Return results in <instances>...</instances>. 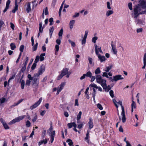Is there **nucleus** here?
I'll use <instances>...</instances> for the list:
<instances>
[{
	"mask_svg": "<svg viewBox=\"0 0 146 146\" xmlns=\"http://www.w3.org/2000/svg\"><path fill=\"white\" fill-rule=\"evenodd\" d=\"M96 80L97 82L101 85L103 89L105 90L106 92H108L111 89V87L110 85L107 86L106 80L102 79L100 75H98L96 76Z\"/></svg>",
	"mask_w": 146,
	"mask_h": 146,
	"instance_id": "f257e3e1",
	"label": "nucleus"
},
{
	"mask_svg": "<svg viewBox=\"0 0 146 146\" xmlns=\"http://www.w3.org/2000/svg\"><path fill=\"white\" fill-rule=\"evenodd\" d=\"M142 8L138 4L134 6L133 8V15L132 17L135 19H136L141 14V11Z\"/></svg>",
	"mask_w": 146,
	"mask_h": 146,
	"instance_id": "f03ea898",
	"label": "nucleus"
},
{
	"mask_svg": "<svg viewBox=\"0 0 146 146\" xmlns=\"http://www.w3.org/2000/svg\"><path fill=\"white\" fill-rule=\"evenodd\" d=\"M39 77V76H38L35 74L33 76V79L32 80L31 85L32 86L36 89H37L38 87L39 84L38 79Z\"/></svg>",
	"mask_w": 146,
	"mask_h": 146,
	"instance_id": "7ed1b4c3",
	"label": "nucleus"
},
{
	"mask_svg": "<svg viewBox=\"0 0 146 146\" xmlns=\"http://www.w3.org/2000/svg\"><path fill=\"white\" fill-rule=\"evenodd\" d=\"M120 105L122 108V111L121 113V115L122 116V121L123 123H124L126 121V118L125 115V111L123 106L122 105V102L121 101H119L117 102Z\"/></svg>",
	"mask_w": 146,
	"mask_h": 146,
	"instance_id": "20e7f679",
	"label": "nucleus"
},
{
	"mask_svg": "<svg viewBox=\"0 0 146 146\" xmlns=\"http://www.w3.org/2000/svg\"><path fill=\"white\" fill-rule=\"evenodd\" d=\"M25 116H26L25 115H23L16 117L10 121L9 124V125H12L15 123L16 122H19L23 119Z\"/></svg>",
	"mask_w": 146,
	"mask_h": 146,
	"instance_id": "39448f33",
	"label": "nucleus"
},
{
	"mask_svg": "<svg viewBox=\"0 0 146 146\" xmlns=\"http://www.w3.org/2000/svg\"><path fill=\"white\" fill-rule=\"evenodd\" d=\"M45 71V67L42 64L38 68V73L35 74L36 75L38 76H39L40 75L42 74Z\"/></svg>",
	"mask_w": 146,
	"mask_h": 146,
	"instance_id": "423d86ee",
	"label": "nucleus"
},
{
	"mask_svg": "<svg viewBox=\"0 0 146 146\" xmlns=\"http://www.w3.org/2000/svg\"><path fill=\"white\" fill-rule=\"evenodd\" d=\"M42 98L41 97L40 98L39 100L36 103H35L34 105H33L31 106L30 107V109L31 110H33V109L35 108H36L37 107H38L40 104L41 103L42 100Z\"/></svg>",
	"mask_w": 146,
	"mask_h": 146,
	"instance_id": "0eeeda50",
	"label": "nucleus"
},
{
	"mask_svg": "<svg viewBox=\"0 0 146 146\" xmlns=\"http://www.w3.org/2000/svg\"><path fill=\"white\" fill-rule=\"evenodd\" d=\"M139 4L142 9H146V0H140Z\"/></svg>",
	"mask_w": 146,
	"mask_h": 146,
	"instance_id": "6e6552de",
	"label": "nucleus"
},
{
	"mask_svg": "<svg viewBox=\"0 0 146 146\" xmlns=\"http://www.w3.org/2000/svg\"><path fill=\"white\" fill-rule=\"evenodd\" d=\"M0 121L3 124L4 127L5 129H9V127L8 126V125L6 123L5 121L2 118L0 119Z\"/></svg>",
	"mask_w": 146,
	"mask_h": 146,
	"instance_id": "1a4fd4ad",
	"label": "nucleus"
},
{
	"mask_svg": "<svg viewBox=\"0 0 146 146\" xmlns=\"http://www.w3.org/2000/svg\"><path fill=\"white\" fill-rule=\"evenodd\" d=\"M123 79V78L121 77V75H118L114 76V81L115 82L117 81V80H122Z\"/></svg>",
	"mask_w": 146,
	"mask_h": 146,
	"instance_id": "9d476101",
	"label": "nucleus"
},
{
	"mask_svg": "<svg viewBox=\"0 0 146 146\" xmlns=\"http://www.w3.org/2000/svg\"><path fill=\"white\" fill-rule=\"evenodd\" d=\"M89 121L88 122V124L89 125V129H90L93 128L94 125L93 122L92 121V119L91 117H90L89 118Z\"/></svg>",
	"mask_w": 146,
	"mask_h": 146,
	"instance_id": "9b49d317",
	"label": "nucleus"
},
{
	"mask_svg": "<svg viewBox=\"0 0 146 146\" xmlns=\"http://www.w3.org/2000/svg\"><path fill=\"white\" fill-rule=\"evenodd\" d=\"M98 60H100L101 62L105 61L106 60L104 56H102L101 55H98Z\"/></svg>",
	"mask_w": 146,
	"mask_h": 146,
	"instance_id": "f8f14e48",
	"label": "nucleus"
},
{
	"mask_svg": "<svg viewBox=\"0 0 146 146\" xmlns=\"http://www.w3.org/2000/svg\"><path fill=\"white\" fill-rule=\"evenodd\" d=\"M69 69L67 68H64L61 71V74L63 75V76H65L67 74L68 72Z\"/></svg>",
	"mask_w": 146,
	"mask_h": 146,
	"instance_id": "ddd939ff",
	"label": "nucleus"
},
{
	"mask_svg": "<svg viewBox=\"0 0 146 146\" xmlns=\"http://www.w3.org/2000/svg\"><path fill=\"white\" fill-rule=\"evenodd\" d=\"M55 135V131H54L51 132L50 135V141L52 143L53 141Z\"/></svg>",
	"mask_w": 146,
	"mask_h": 146,
	"instance_id": "4468645a",
	"label": "nucleus"
},
{
	"mask_svg": "<svg viewBox=\"0 0 146 146\" xmlns=\"http://www.w3.org/2000/svg\"><path fill=\"white\" fill-rule=\"evenodd\" d=\"M55 135V131H54L51 132L50 135V141L52 143L53 141Z\"/></svg>",
	"mask_w": 146,
	"mask_h": 146,
	"instance_id": "2eb2a0df",
	"label": "nucleus"
},
{
	"mask_svg": "<svg viewBox=\"0 0 146 146\" xmlns=\"http://www.w3.org/2000/svg\"><path fill=\"white\" fill-rule=\"evenodd\" d=\"M20 83L21 84V88L22 89H23L24 88L25 85V81L24 80L20 79Z\"/></svg>",
	"mask_w": 146,
	"mask_h": 146,
	"instance_id": "dca6fc26",
	"label": "nucleus"
},
{
	"mask_svg": "<svg viewBox=\"0 0 146 146\" xmlns=\"http://www.w3.org/2000/svg\"><path fill=\"white\" fill-rule=\"evenodd\" d=\"M54 30V28L53 26L50 27L49 29V34L50 35V38H51L52 35Z\"/></svg>",
	"mask_w": 146,
	"mask_h": 146,
	"instance_id": "f3484780",
	"label": "nucleus"
},
{
	"mask_svg": "<svg viewBox=\"0 0 146 146\" xmlns=\"http://www.w3.org/2000/svg\"><path fill=\"white\" fill-rule=\"evenodd\" d=\"M26 10L27 13H29L31 11V4L30 2L28 3Z\"/></svg>",
	"mask_w": 146,
	"mask_h": 146,
	"instance_id": "a211bd4d",
	"label": "nucleus"
},
{
	"mask_svg": "<svg viewBox=\"0 0 146 146\" xmlns=\"http://www.w3.org/2000/svg\"><path fill=\"white\" fill-rule=\"evenodd\" d=\"M76 124L74 122L70 123L67 124V126L69 128H71L72 127H74V125Z\"/></svg>",
	"mask_w": 146,
	"mask_h": 146,
	"instance_id": "6ab92c4d",
	"label": "nucleus"
},
{
	"mask_svg": "<svg viewBox=\"0 0 146 146\" xmlns=\"http://www.w3.org/2000/svg\"><path fill=\"white\" fill-rule=\"evenodd\" d=\"M75 21L74 20L71 21L69 23L70 27V29H72L73 27V25L74 24Z\"/></svg>",
	"mask_w": 146,
	"mask_h": 146,
	"instance_id": "aec40b11",
	"label": "nucleus"
},
{
	"mask_svg": "<svg viewBox=\"0 0 146 146\" xmlns=\"http://www.w3.org/2000/svg\"><path fill=\"white\" fill-rule=\"evenodd\" d=\"M45 54H46L45 53H42L40 54V56L39 57L40 61H42L44 60V56L45 55Z\"/></svg>",
	"mask_w": 146,
	"mask_h": 146,
	"instance_id": "412c9836",
	"label": "nucleus"
},
{
	"mask_svg": "<svg viewBox=\"0 0 146 146\" xmlns=\"http://www.w3.org/2000/svg\"><path fill=\"white\" fill-rule=\"evenodd\" d=\"M112 67L113 66L112 65H110L109 66H107L105 70V71L106 72H109L110 70L111 69Z\"/></svg>",
	"mask_w": 146,
	"mask_h": 146,
	"instance_id": "4be33fe9",
	"label": "nucleus"
},
{
	"mask_svg": "<svg viewBox=\"0 0 146 146\" xmlns=\"http://www.w3.org/2000/svg\"><path fill=\"white\" fill-rule=\"evenodd\" d=\"M39 31L40 33H42L43 32V27H42V23L41 22H40L39 23Z\"/></svg>",
	"mask_w": 146,
	"mask_h": 146,
	"instance_id": "5701e85b",
	"label": "nucleus"
},
{
	"mask_svg": "<svg viewBox=\"0 0 146 146\" xmlns=\"http://www.w3.org/2000/svg\"><path fill=\"white\" fill-rule=\"evenodd\" d=\"M113 12L112 10H108L107 11L106 13V15L107 17H108L110 15L113 14Z\"/></svg>",
	"mask_w": 146,
	"mask_h": 146,
	"instance_id": "b1692460",
	"label": "nucleus"
},
{
	"mask_svg": "<svg viewBox=\"0 0 146 146\" xmlns=\"http://www.w3.org/2000/svg\"><path fill=\"white\" fill-rule=\"evenodd\" d=\"M64 83H62L61 84H60L58 87V89L60 91H61L63 89L64 87Z\"/></svg>",
	"mask_w": 146,
	"mask_h": 146,
	"instance_id": "393cba45",
	"label": "nucleus"
},
{
	"mask_svg": "<svg viewBox=\"0 0 146 146\" xmlns=\"http://www.w3.org/2000/svg\"><path fill=\"white\" fill-rule=\"evenodd\" d=\"M82 114V112L81 111H80L78 115L77 116V117H76V119L77 121V123H78V120H80V119L81 118V115Z\"/></svg>",
	"mask_w": 146,
	"mask_h": 146,
	"instance_id": "a878e982",
	"label": "nucleus"
},
{
	"mask_svg": "<svg viewBox=\"0 0 146 146\" xmlns=\"http://www.w3.org/2000/svg\"><path fill=\"white\" fill-rule=\"evenodd\" d=\"M10 46L12 50H13L16 48V46L15 44L13 43H11L10 44Z\"/></svg>",
	"mask_w": 146,
	"mask_h": 146,
	"instance_id": "bb28decb",
	"label": "nucleus"
},
{
	"mask_svg": "<svg viewBox=\"0 0 146 146\" xmlns=\"http://www.w3.org/2000/svg\"><path fill=\"white\" fill-rule=\"evenodd\" d=\"M66 142L68 143V145L70 146H71V145H72L73 144V143L72 142V141L70 139H68L67 140Z\"/></svg>",
	"mask_w": 146,
	"mask_h": 146,
	"instance_id": "cd10ccee",
	"label": "nucleus"
},
{
	"mask_svg": "<svg viewBox=\"0 0 146 146\" xmlns=\"http://www.w3.org/2000/svg\"><path fill=\"white\" fill-rule=\"evenodd\" d=\"M36 0H34L32 1V3L33 4L32 8L33 9L34 7H36L37 5V3H36Z\"/></svg>",
	"mask_w": 146,
	"mask_h": 146,
	"instance_id": "c85d7f7f",
	"label": "nucleus"
},
{
	"mask_svg": "<svg viewBox=\"0 0 146 146\" xmlns=\"http://www.w3.org/2000/svg\"><path fill=\"white\" fill-rule=\"evenodd\" d=\"M86 75L87 77L91 78L92 77V74L91 72L89 71L87 72L86 74Z\"/></svg>",
	"mask_w": 146,
	"mask_h": 146,
	"instance_id": "c756f323",
	"label": "nucleus"
},
{
	"mask_svg": "<svg viewBox=\"0 0 146 146\" xmlns=\"http://www.w3.org/2000/svg\"><path fill=\"white\" fill-rule=\"evenodd\" d=\"M63 29L62 28L58 33V36H59V38H61L60 37L62 36V35L63 34Z\"/></svg>",
	"mask_w": 146,
	"mask_h": 146,
	"instance_id": "7c9ffc66",
	"label": "nucleus"
},
{
	"mask_svg": "<svg viewBox=\"0 0 146 146\" xmlns=\"http://www.w3.org/2000/svg\"><path fill=\"white\" fill-rule=\"evenodd\" d=\"M33 51H34L36 50L37 48L38 43L36 42L35 45H33Z\"/></svg>",
	"mask_w": 146,
	"mask_h": 146,
	"instance_id": "2f4dec72",
	"label": "nucleus"
},
{
	"mask_svg": "<svg viewBox=\"0 0 146 146\" xmlns=\"http://www.w3.org/2000/svg\"><path fill=\"white\" fill-rule=\"evenodd\" d=\"M101 72L100 68L98 67L95 70V73L96 74H98L100 73Z\"/></svg>",
	"mask_w": 146,
	"mask_h": 146,
	"instance_id": "473e14b6",
	"label": "nucleus"
},
{
	"mask_svg": "<svg viewBox=\"0 0 146 146\" xmlns=\"http://www.w3.org/2000/svg\"><path fill=\"white\" fill-rule=\"evenodd\" d=\"M97 47L98 46L96 44L95 45V52L96 54L97 55H98H98H100V54H99V51L98 50V48H97Z\"/></svg>",
	"mask_w": 146,
	"mask_h": 146,
	"instance_id": "72a5a7b5",
	"label": "nucleus"
},
{
	"mask_svg": "<svg viewBox=\"0 0 146 146\" xmlns=\"http://www.w3.org/2000/svg\"><path fill=\"white\" fill-rule=\"evenodd\" d=\"M132 104H131V108H136V104L135 102L132 100Z\"/></svg>",
	"mask_w": 146,
	"mask_h": 146,
	"instance_id": "f704fd0d",
	"label": "nucleus"
},
{
	"mask_svg": "<svg viewBox=\"0 0 146 146\" xmlns=\"http://www.w3.org/2000/svg\"><path fill=\"white\" fill-rule=\"evenodd\" d=\"M26 125L27 127H28L31 126V123L29 120H27V121Z\"/></svg>",
	"mask_w": 146,
	"mask_h": 146,
	"instance_id": "c9c22d12",
	"label": "nucleus"
},
{
	"mask_svg": "<svg viewBox=\"0 0 146 146\" xmlns=\"http://www.w3.org/2000/svg\"><path fill=\"white\" fill-rule=\"evenodd\" d=\"M68 41L69 43L71 44L72 46L73 47H74L75 46V44L74 42L71 41V40L70 39H69Z\"/></svg>",
	"mask_w": 146,
	"mask_h": 146,
	"instance_id": "e433bc0d",
	"label": "nucleus"
},
{
	"mask_svg": "<svg viewBox=\"0 0 146 146\" xmlns=\"http://www.w3.org/2000/svg\"><path fill=\"white\" fill-rule=\"evenodd\" d=\"M132 4L130 2L128 4V7H129V9L130 10H132L133 9L132 8Z\"/></svg>",
	"mask_w": 146,
	"mask_h": 146,
	"instance_id": "4c0bfd02",
	"label": "nucleus"
},
{
	"mask_svg": "<svg viewBox=\"0 0 146 146\" xmlns=\"http://www.w3.org/2000/svg\"><path fill=\"white\" fill-rule=\"evenodd\" d=\"M40 58L39 56H36L35 59L34 61V62L36 64L39 61Z\"/></svg>",
	"mask_w": 146,
	"mask_h": 146,
	"instance_id": "58836bf2",
	"label": "nucleus"
},
{
	"mask_svg": "<svg viewBox=\"0 0 146 146\" xmlns=\"http://www.w3.org/2000/svg\"><path fill=\"white\" fill-rule=\"evenodd\" d=\"M97 106L100 110H102L103 109V108L101 105L100 104H98L97 105Z\"/></svg>",
	"mask_w": 146,
	"mask_h": 146,
	"instance_id": "ea45409f",
	"label": "nucleus"
},
{
	"mask_svg": "<svg viewBox=\"0 0 146 146\" xmlns=\"http://www.w3.org/2000/svg\"><path fill=\"white\" fill-rule=\"evenodd\" d=\"M46 130H43L42 132V137L44 138L45 137L46 135Z\"/></svg>",
	"mask_w": 146,
	"mask_h": 146,
	"instance_id": "a19ab883",
	"label": "nucleus"
},
{
	"mask_svg": "<svg viewBox=\"0 0 146 146\" xmlns=\"http://www.w3.org/2000/svg\"><path fill=\"white\" fill-rule=\"evenodd\" d=\"M15 73H14V74L12 75V76L10 77L9 78V80H8V82H9L10 80L14 79L15 76Z\"/></svg>",
	"mask_w": 146,
	"mask_h": 146,
	"instance_id": "79ce46f5",
	"label": "nucleus"
},
{
	"mask_svg": "<svg viewBox=\"0 0 146 146\" xmlns=\"http://www.w3.org/2000/svg\"><path fill=\"white\" fill-rule=\"evenodd\" d=\"M26 66L24 65L21 70V72H23L25 71L26 69Z\"/></svg>",
	"mask_w": 146,
	"mask_h": 146,
	"instance_id": "37998d69",
	"label": "nucleus"
},
{
	"mask_svg": "<svg viewBox=\"0 0 146 146\" xmlns=\"http://www.w3.org/2000/svg\"><path fill=\"white\" fill-rule=\"evenodd\" d=\"M98 37L97 36H94L93 37L92 39V42L94 43L96 42V41L97 40Z\"/></svg>",
	"mask_w": 146,
	"mask_h": 146,
	"instance_id": "c03bdc74",
	"label": "nucleus"
},
{
	"mask_svg": "<svg viewBox=\"0 0 146 146\" xmlns=\"http://www.w3.org/2000/svg\"><path fill=\"white\" fill-rule=\"evenodd\" d=\"M110 96L112 98H113L114 97L113 91V90H111L109 92Z\"/></svg>",
	"mask_w": 146,
	"mask_h": 146,
	"instance_id": "a18cd8bd",
	"label": "nucleus"
},
{
	"mask_svg": "<svg viewBox=\"0 0 146 146\" xmlns=\"http://www.w3.org/2000/svg\"><path fill=\"white\" fill-rule=\"evenodd\" d=\"M124 141H125L127 144L126 146H131V145L130 144L129 142L128 141H127L126 140V137H125L124 138Z\"/></svg>",
	"mask_w": 146,
	"mask_h": 146,
	"instance_id": "49530a36",
	"label": "nucleus"
},
{
	"mask_svg": "<svg viewBox=\"0 0 146 146\" xmlns=\"http://www.w3.org/2000/svg\"><path fill=\"white\" fill-rule=\"evenodd\" d=\"M63 7V5H62V4H61V6L60 7V9H59V17H60L61 12V11Z\"/></svg>",
	"mask_w": 146,
	"mask_h": 146,
	"instance_id": "de8ad7c7",
	"label": "nucleus"
},
{
	"mask_svg": "<svg viewBox=\"0 0 146 146\" xmlns=\"http://www.w3.org/2000/svg\"><path fill=\"white\" fill-rule=\"evenodd\" d=\"M88 60L89 62V63L90 64H92L93 63V60L92 58L90 57H88Z\"/></svg>",
	"mask_w": 146,
	"mask_h": 146,
	"instance_id": "09e8293b",
	"label": "nucleus"
},
{
	"mask_svg": "<svg viewBox=\"0 0 146 146\" xmlns=\"http://www.w3.org/2000/svg\"><path fill=\"white\" fill-rule=\"evenodd\" d=\"M37 116L36 115V113H35V116L32 119V121L33 122H35V121L37 119Z\"/></svg>",
	"mask_w": 146,
	"mask_h": 146,
	"instance_id": "8fccbe9b",
	"label": "nucleus"
},
{
	"mask_svg": "<svg viewBox=\"0 0 146 146\" xmlns=\"http://www.w3.org/2000/svg\"><path fill=\"white\" fill-rule=\"evenodd\" d=\"M24 48V46L23 45H21L20 47L19 50L21 52H23V51Z\"/></svg>",
	"mask_w": 146,
	"mask_h": 146,
	"instance_id": "3c124183",
	"label": "nucleus"
},
{
	"mask_svg": "<svg viewBox=\"0 0 146 146\" xmlns=\"http://www.w3.org/2000/svg\"><path fill=\"white\" fill-rule=\"evenodd\" d=\"M36 66V64L35 63H34L32 66V67L31 68V69L32 70H33L35 68Z\"/></svg>",
	"mask_w": 146,
	"mask_h": 146,
	"instance_id": "603ef678",
	"label": "nucleus"
},
{
	"mask_svg": "<svg viewBox=\"0 0 146 146\" xmlns=\"http://www.w3.org/2000/svg\"><path fill=\"white\" fill-rule=\"evenodd\" d=\"M89 86L95 88L96 89H98V87L97 86V85L94 84H91Z\"/></svg>",
	"mask_w": 146,
	"mask_h": 146,
	"instance_id": "864d4df0",
	"label": "nucleus"
},
{
	"mask_svg": "<svg viewBox=\"0 0 146 146\" xmlns=\"http://www.w3.org/2000/svg\"><path fill=\"white\" fill-rule=\"evenodd\" d=\"M30 80H26V85L28 86H29L31 84V81Z\"/></svg>",
	"mask_w": 146,
	"mask_h": 146,
	"instance_id": "5fc2aeb1",
	"label": "nucleus"
},
{
	"mask_svg": "<svg viewBox=\"0 0 146 146\" xmlns=\"http://www.w3.org/2000/svg\"><path fill=\"white\" fill-rule=\"evenodd\" d=\"M18 6L17 4V0H15L14 9H15L16 10H17L18 9Z\"/></svg>",
	"mask_w": 146,
	"mask_h": 146,
	"instance_id": "6e6d98bb",
	"label": "nucleus"
},
{
	"mask_svg": "<svg viewBox=\"0 0 146 146\" xmlns=\"http://www.w3.org/2000/svg\"><path fill=\"white\" fill-rule=\"evenodd\" d=\"M102 76L103 77H106L107 78H109V76L108 75V74L106 72H103Z\"/></svg>",
	"mask_w": 146,
	"mask_h": 146,
	"instance_id": "4d7b16f0",
	"label": "nucleus"
},
{
	"mask_svg": "<svg viewBox=\"0 0 146 146\" xmlns=\"http://www.w3.org/2000/svg\"><path fill=\"white\" fill-rule=\"evenodd\" d=\"M113 53L114 54H116L117 53V51L116 48H112Z\"/></svg>",
	"mask_w": 146,
	"mask_h": 146,
	"instance_id": "13d9d810",
	"label": "nucleus"
},
{
	"mask_svg": "<svg viewBox=\"0 0 146 146\" xmlns=\"http://www.w3.org/2000/svg\"><path fill=\"white\" fill-rule=\"evenodd\" d=\"M25 62L24 64V65H25L26 66L27 65V64L28 63V60H29V58L27 56L26 57V58H25Z\"/></svg>",
	"mask_w": 146,
	"mask_h": 146,
	"instance_id": "bf43d9fd",
	"label": "nucleus"
},
{
	"mask_svg": "<svg viewBox=\"0 0 146 146\" xmlns=\"http://www.w3.org/2000/svg\"><path fill=\"white\" fill-rule=\"evenodd\" d=\"M98 75H96V76H92V77H91V78L90 80L91 82H93L94 81L95 79H96V76Z\"/></svg>",
	"mask_w": 146,
	"mask_h": 146,
	"instance_id": "052dcab7",
	"label": "nucleus"
},
{
	"mask_svg": "<svg viewBox=\"0 0 146 146\" xmlns=\"http://www.w3.org/2000/svg\"><path fill=\"white\" fill-rule=\"evenodd\" d=\"M4 24V22L2 19L0 20V28H1L3 25Z\"/></svg>",
	"mask_w": 146,
	"mask_h": 146,
	"instance_id": "680f3d73",
	"label": "nucleus"
},
{
	"mask_svg": "<svg viewBox=\"0 0 146 146\" xmlns=\"http://www.w3.org/2000/svg\"><path fill=\"white\" fill-rule=\"evenodd\" d=\"M88 32V31H85V34L84 35L83 38H85L86 39Z\"/></svg>",
	"mask_w": 146,
	"mask_h": 146,
	"instance_id": "e2e57ef3",
	"label": "nucleus"
},
{
	"mask_svg": "<svg viewBox=\"0 0 146 146\" xmlns=\"http://www.w3.org/2000/svg\"><path fill=\"white\" fill-rule=\"evenodd\" d=\"M107 7L108 9H111V7L110 6V3L109 2H107Z\"/></svg>",
	"mask_w": 146,
	"mask_h": 146,
	"instance_id": "0e129e2a",
	"label": "nucleus"
},
{
	"mask_svg": "<svg viewBox=\"0 0 146 146\" xmlns=\"http://www.w3.org/2000/svg\"><path fill=\"white\" fill-rule=\"evenodd\" d=\"M6 100V99L5 98H2L1 99H0V102L1 104L5 102Z\"/></svg>",
	"mask_w": 146,
	"mask_h": 146,
	"instance_id": "69168bd1",
	"label": "nucleus"
},
{
	"mask_svg": "<svg viewBox=\"0 0 146 146\" xmlns=\"http://www.w3.org/2000/svg\"><path fill=\"white\" fill-rule=\"evenodd\" d=\"M79 13H75V14L73 16V17L74 18L78 17L79 16Z\"/></svg>",
	"mask_w": 146,
	"mask_h": 146,
	"instance_id": "338daca9",
	"label": "nucleus"
},
{
	"mask_svg": "<svg viewBox=\"0 0 146 146\" xmlns=\"http://www.w3.org/2000/svg\"><path fill=\"white\" fill-rule=\"evenodd\" d=\"M10 24L11 25V29H12L13 30H14L15 27V25L14 24L11 22L10 23Z\"/></svg>",
	"mask_w": 146,
	"mask_h": 146,
	"instance_id": "774afa93",
	"label": "nucleus"
}]
</instances>
